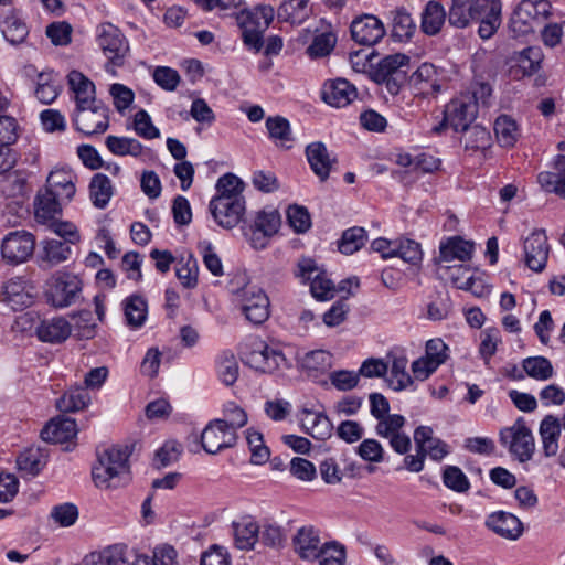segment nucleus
I'll return each instance as SVG.
<instances>
[{"label":"nucleus","instance_id":"nucleus-39","mask_svg":"<svg viewBox=\"0 0 565 565\" xmlns=\"http://www.w3.org/2000/svg\"><path fill=\"white\" fill-rule=\"evenodd\" d=\"M148 305L146 299L139 295H131L124 301V313L126 322L131 328H140L147 319Z\"/></svg>","mask_w":565,"mask_h":565},{"label":"nucleus","instance_id":"nucleus-20","mask_svg":"<svg viewBox=\"0 0 565 565\" xmlns=\"http://www.w3.org/2000/svg\"><path fill=\"white\" fill-rule=\"evenodd\" d=\"M104 559L106 565H150V557L147 555L136 554L128 550L125 544H115L93 555L90 559Z\"/></svg>","mask_w":565,"mask_h":565},{"label":"nucleus","instance_id":"nucleus-9","mask_svg":"<svg viewBox=\"0 0 565 565\" xmlns=\"http://www.w3.org/2000/svg\"><path fill=\"white\" fill-rule=\"evenodd\" d=\"M35 237L26 231L10 232L2 241L1 255L10 265L26 262L34 253Z\"/></svg>","mask_w":565,"mask_h":565},{"label":"nucleus","instance_id":"nucleus-51","mask_svg":"<svg viewBox=\"0 0 565 565\" xmlns=\"http://www.w3.org/2000/svg\"><path fill=\"white\" fill-rule=\"evenodd\" d=\"M337 44V36L332 32H324L316 35L311 44L307 47V54L310 58H321L328 56Z\"/></svg>","mask_w":565,"mask_h":565},{"label":"nucleus","instance_id":"nucleus-61","mask_svg":"<svg viewBox=\"0 0 565 565\" xmlns=\"http://www.w3.org/2000/svg\"><path fill=\"white\" fill-rule=\"evenodd\" d=\"M449 270V278L456 288L462 290H471L475 284L473 273L470 267L460 265H445Z\"/></svg>","mask_w":565,"mask_h":565},{"label":"nucleus","instance_id":"nucleus-38","mask_svg":"<svg viewBox=\"0 0 565 565\" xmlns=\"http://www.w3.org/2000/svg\"><path fill=\"white\" fill-rule=\"evenodd\" d=\"M531 11L526 6H519L514 9L509 29L513 38H525L539 30L537 25L530 18Z\"/></svg>","mask_w":565,"mask_h":565},{"label":"nucleus","instance_id":"nucleus-50","mask_svg":"<svg viewBox=\"0 0 565 565\" xmlns=\"http://www.w3.org/2000/svg\"><path fill=\"white\" fill-rule=\"evenodd\" d=\"M258 541L271 548H281L286 543V534L281 526L268 521L259 525Z\"/></svg>","mask_w":565,"mask_h":565},{"label":"nucleus","instance_id":"nucleus-60","mask_svg":"<svg viewBox=\"0 0 565 565\" xmlns=\"http://www.w3.org/2000/svg\"><path fill=\"white\" fill-rule=\"evenodd\" d=\"M175 275L183 287L192 289L198 285L199 268L196 259L189 255L185 263H180L175 268Z\"/></svg>","mask_w":565,"mask_h":565},{"label":"nucleus","instance_id":"nucleus-45","mask_svg":"<svg viewBox=\"0 0 565 565\" xmlns=\"http://www.w3.org/2000/svg\"><path fill=\"white\" fill-rule=\"evenodd\" d=\"M1 192L7 198H25L28 194V178L24 171L17 170L1 180Z\"/></svg>","mask_w":565,"mask_h":565},{"label":"nucleus","instance_id":"nucleus-56","mask_svg":"<svg viewBox=\"0 0 565 565\" xmlns=\"http://www.w3.org/2000/svg\"><path fill=\"white\" fill-rule=\"evenodd\" d=\"M72 25L66 21L52 22L46 26L45 34L55 46H66L72 42Z\"/></svg>","mask_w":565,"mask_h":565},{"label":"nucleus","instance_id":"nucleus-62","mask_svg":"<svg viewBox=\"0 0 565 565\" xmlns=\"http://www.w3.org/2000/svg\"><path fill=\"white\" fill-rule=\"evenodd\" d=\"M402 258L404 262L409 264H417L422 260L420 245L413 239H401L395 245V257Z\"/></svg>","mask_w":565,"mask_h":565},{"label":"nucleus","instance_id":"nucleus-10","mask_svg":"<svg viewBox=\"0 0 565 565\" xmlns=\"http://www.w3.org/2000/svg\"><path fill=\"white\" fill-rule=\"evenodd\" d=\"M237 434L230 431L224 419H212L199 436L204 451L211 455L232 448L237 443Z\"/></svg>","mask_w":565,"mask_h":565},{"label":"nucleus","instance_id":"nucleus-43","mask_svg":"<svg viewBox=\"0 0 565 565\" xmlns=\"http://www.w3.org/2000/svg\"><path fill=\"white\" fill-rule=\"evenodd\" d=\"M409 56L396 53L383 57L375 70L372 72V78L377 77L380 81L385 79V76H392L397 74H406V72L399 68L409 63Z\"/></svg>","mask_w":565,"mask_h":565},{"label":"nucleus","instance_id":"nucleus-15","mask_svg":"<svg viewBox=\"0 0 565 565\" xmlns=\"http://www.w3.org/2000/svg\"><path fill=\"white\" fill-rule=\"evenodd\" d=\"M408 85L415 96L423 98L437 96L441 89L437 67L431 63H423L409 76Z\"/></svg>","mask_w":565,"mask_h":565},{"label":"nucleus","instance_id":"nucleus-17","mask_svg":"<svg viewBox=\"0 0 565 565\" xmlns=\"http://www.w3.org/2000/svg\"><path fill=\"white\" fill-rule=\"evenodd\" d=\"M351 38L360 45L373 46L386 33L383 22L373 14L355 18L350 26Z\"/></svg>","mask_w":565,"mask_h":565},{"label":"nucleus","instance_id":"nucleus-63","mask_svg":"<svg viewBox=\"0 0 565 565\" xmlns=\"http://www.w3.org/2000/svg\"><path fill=\"white\" fill-rule=\"evenodd\" d=\"M281 224L280 214L277 211L257 213L254 226L265 235H275Z\"/></svg>","mask_w":565,"mask_h":565},{"label":"nucleus","instance_id":"nucleus-1","mask_svg":"<svg viewBox=\"0 0 565 565\" xmlns=\"http://www.w3.org/2000/svg\"><path fill=\"white\" fill-rule=\"evenodd\" d=\"M475 79L472 83V92L461 93L451 98L445 106L443 115H446V121H450V128L456 132H461L469 128L478 115V107H489L491 105L492 86L488 79L492 78V74L488 73L484 77V67L480 62L477 53L473 58Z\"/></svg>","mask_w":565,"mask_h":565},{"label":"nucleus","instance_id":"nucleus-35","mask_svg":"<svg viewBox=\"0 0 565 565\" xmlns=\"http://www.w3.org/2000/svg\"><path fill=\"white\" fill-rule=\"evenodd\" d=\"M392 14V38L403 42L408 41L416 31V23L411 13L404 7H398Z\"/></svg>","mask_w":565,"mask_h":565},{"label":"nucleus","instance_id":"nucleus-64","mask_svg":"<svg viewBox=\"0 0 565 565\" xmlns=\"http://www.w3.org/2000/svg\"><path fill=\"white\" fill-rule=\"evenodd\" d=\"M201 565H231V556L224 546L213 544L202 553Z\"/></svg>","mask_w":565,"mask_h":565},{"label":"nucleus","instance_id":"nucleus-19","mask_svg":"<svg viewBox=\"0 0 565 565\" xmlns=\"http://www.w3.org/2000/svg\"><path fill=\"white\" fill-rule=\"evenodd\" d=\"M77 431L75 419L58 415L44 426L41 430V438L50 444H65L75 438Z\"/></svg>","mask_w":565,"mask_h":565},{"label":"nucleus","instance_id":"nucleus-55","mask_svg":"<svg viewBox=\"0 0 565 565\" xmlns=\"http://www.w3.org/2000/svg\"><path fill=\"white\" fill-rule=\"evenodd\" d=\"M287 221L296 233H306L311 227V216L307 207L298 204L287 209Z\"/></svg>","mask_w":565,"mask_h":565},{"label":"nucleus","instance_id":"nucleus-6","mask_svg":"<svg viewBox=\"0 0 565 565\" xmlns=\"http://www.w3.org/2000/svg\"><path fill=\"white\" fill-rule=\"evenodd\" d=\"M82 288L83 282L76 275L57 271L46 281V302L54 308L70 307L75 303Z\"/></svg>","mask_w":565,"mask_h":565},{"label":"nucleus","instance_id":"nucleus-5","mask_svg":"<svg viewBox=\"0 0 565 565\" xmlns=\"http://www.w3.org/2000/svg\"><path fill=\"white\" fill-rule=\"evenodd\" d=\"M96 42L107 57V64L115 67L124 66L130 46L126 35L118 26L110 22L100 23L96 29Z\"/></svg>","mask_w":565,"mask_h":565},{"label":"nucleus","instance_id":"nucleus-34","mask_svg":"<svg viewBox=\"0 0 565 565\" xmlns=\"http://www.w3.org/2000/svg\"><path fill=\"white\" fill-rule=\"evenodd\" d=\"M89 198L92 203L97 209H105L111 196L114 195V188L110 179L104 173H96L89 182Z\"/></svg>","mask_w":565,"mask_h":565},{"label":"nucleus","instance_id":"nucleus-8","mask_svg":"<svg viewBox=\"0 0 565 565\" xmlns=\"http://www.w3.org/2000/svg\"><path fill=\"white\" fill-rule=\"evenodd\" d=\"M209 210L215 222L223 228L235 227L243 218L246 210L244 198L231 199L228 195H215L210 201Z\"/></svg>","mask_w":565,"mask_h":565},{"label":"nucleus","instance_id":"nucleus-46","mask_svg":"<svg viewBox=\"0 0 565 565\" xmlns=\"http://www.w3.org/2000/svg\"><path fill=\"white\" fill-rule=\"evenodd\" d=\"M523 524L512 513L497 511V534L508 539L518 540L523 533Z\"/></svg>","mask_w":565,"mask_h":565},{"label":"nucleus","instance_id":"nucleus-22","mask_svg":"<svg viewBox=\"0 0 565 565\" xmlns=\"http://www.w3.org/2000/svg\"><path fill=\"white\" fill-rule=\"evenodd\" d=\"M71 247L60 239H44L36 255L39 267L47 270L66 262L71 256Z\"/></svg>","mask_w":565,"mask_h":565},{"label":"nucleus","instance_id":"nucleus-13","mask_svg":"<svg viewBox=\"0 0 565 565\" xmlns=\"http://www.w3.org/2000/svg\"><path fill=\"white\" fill-rule=\"evenodd\" d=\"M543 52L539 46H527L508 57L509 74L514 79L536 74L541 68Z\"/></svg>","mask_w":565,"mask_h":565},{"label":"nucleus","instance_id":"nucleus-57","mask_svg":"<svg viewBox=\"0 0 565 565\" xmlns=\"http://www.w3.org/2000/svg\"><path fill=\"white\" fill-rule=\"evenodd\" d=\"M216 195H228L231 199L234 196L244 198V182L235 174L228 172L222 175L216 182Z\"/></svg>","mask_w":565,"mask_h":565},{"label":"nucleus","instance_id":"nucleus-16","mask_svg":"<svg viewBox=\"0 0 565 565\" xmlns=\"http://www.w3.org/2000/svg\"><path fill=\"white\" fill-rule=\"evenodd\" d=\"M285 360L281 351L271 349L262 341L256 343L255 348L246 352L243 358V362L247 366L260 373L275 372Z\"/></svg>","mask_w":565,"mask_h":565},{"label":"nucleus","instance_id":"nucleus-32","mask_svg":"<svg viewBox=\"0 0 565 565\" xmlns=\"http://www.w3.org/2000/svg\"><path fill=\"white\" fill-rule=\"evenodd\" d=\"M70 88L75 93L76 108L90 104L95 98V85L79 71L73 70L67 75Z\"/></svg>","mask_w":565,"mask_h":565},{"label":"nucleus","instance_id":"nucleus-41","mask_svg":"<svg viewBox=\"0 0 565 565\" xmlns=\"http://www.w3.org/2000/svg\"><path fill=\"white\" fill-rule=\"evenodd\" d=\"M367 242V233L363 227L353 226L343 231L338 242V249L344 255L360 250Z\"/></svg>","mask_w":565,"mask_h":565},{"label":"nucleus","instance_id":"nucleus-23","mask_svg":"<svg viewBox=\"0 0 565 565\" xmlns=\"http://www.w3.org/2000/svg\"><path fill=\"white\" fill-rule=\"evenodd\" d=\"M475 244L461 236H452L440 243L438 264H449L454 260L466 262L472 256Z\"/></svg>","mask_w":565,"mask_h":565},{"label":"nucleus","instance_id":"nucleus-11","mask_svg":"<svg viewBox=\"0 0 565 565\" xmlns=\"http://www.w3.org/2000/svg\"><path fill=\"white\" fill-rule=\"evenodd\" d=\"M291 544L295 554L306 562H316L323 548L320 530L311 524L299 527L291 537Z\"/></svg>","mask_w":565,"mask_h":565},{"label":"nucleus","instance_id":"nucleus-49","mask_svg":"<svg viewBox=\"0 0 565 565\" xmlns=\"http://www.w3.org/2000/svg\"><path fill=\"white\" fill-rule=\"evenodd\" d=\"M465 147L472 150H487L491 147V134L481 125H469L465 129Z\"/></svg>","mask_w":565,"mask_h":565},{"label":"nucleus","instance_id":"nucleus-58","mask_svg":"<svg viewBox=\"0 0 565 565\" xmlns=\"http://www.w3.org/2000/svg\"><path fill=\"white\" fill-rule=\"evenodd\" d=\"M444 484L452 491L466 492L470 488L467 476L456 466H447L443 471Z\"/></svg>","mask_w":565,"mask_h":565},{"label":"nucleus","instance_id":"nucleus-2","mask_svg":"<svg viewBox=\"0 0 565 565\" xmlns=\"http://www.w3.org/2000/svg\"><path fill=\"white\" fill-rule=\"evenodd\" d=\"M136 444L113 446L98 455L97 463L93 466L92 477L96 487L117 489L131 481L129 457Z\"/></svg>","mask_w":565,"mask_h":565},{"label":"nucleus","instance_id":"nucleus-12","mask_svg":"<svg viewBox=\"0 0 565 565\" xmlns=\"http://www.w3.org/2000/svg\"><path fill=\"white\" fill-rule=\"evenodd\" d=\"M269 307V298L263 289L255 286L243 289L241 311L250 323L260 326L267 321Z\"/></svg>","mask_w":565,"mask_h":565},{"label":"nucleus","instance_id":"nucleus-28","mask_svg":"<svg viewBox=\"0 0 565 565\" xmlns=\"http://www.w3.org/2000/svg\"><path fill=\"white\" fill-rule=\"evenodd\" d=\"M72 327L62 317L42 320L36 327V335L42 342L62 343L71 334Z\"/></svg>","mask_w":565,"mask_h":565},{"label":"nucleus","instance_id":"nucleus-42","mask_svg":"<svg viewBox=\"0 0 565 565\" xmlns=\"http://www.w3.org/2000/svg\"><path fill=\"white\" fill-rule=\"evenodd\" d=\"M266 128L269 134V138L275 140V142L285 149H290L291 145H287V142H291V127L287 118L282 116H274L268 117L266 119Z\"/></svg>","mask_w":565,"mask_h":565},{"label":"nucleus","instance_id":"nucleus-7","mask_svg":"<svg viewBox=\"0 0 565 565\" xmlns=\"http://www.w3.org/2000/svg\"><path fill=\"white\" fill-rule=\"evenodd\" d=\"M73 125L86 136L103 134L109 127V108L102 100L92 98L90 104L75 108Z\"/></svg>","mask_w":565,"mask_h":565},{"label":"nucleus","instance_id":"nucleus-31","mask_svg":"<svg viewBox=\"0 0 565 565\" xmlns=\"http://www.w3.org/2000/svg\"><path fill=\"white\" fill-rule=\"evenodd\" d=\"M71 171L58 169L51 171L46 178L45 189L50 192H58V196L71 201L75 195L76 188Z\"/></svg>","mask_w":565,"mask_h":565},{"label":"nucleus","instance_id":"nucleus-21","mask_svg":"<svg viewBox=\"0 0 565 565\" xmlns=\"http://www.w3.org/2000/svg\"><path fill=\"white\" fill-rule=\"evenodd\" d=\"M299 420L301 429L317 440H326L332 434L333 425L324 413L302 408Z\"/></svg>","mask_w":565,"mask_h":565},{"label":"nucleus","instance_id":"nucleus-27","mask_svg":"<svg viewBox=\"0 0 565 565\" xmlns=\"http://www.w3.org/2000/svg\"><path fill=\"white\" fill-rule=\"evenodd\" d=\"M561 420L554 415H546L540 423L539 434L545 457H553L558 451Z\"/></svg>","mask_w":565,"mask_h":565},{"label":"nucleus","instance_id":"nucleus-29","mask_svg":"<svg viewBox=\"0 0 565 565\" xmlns=\"http://www.w3.org/2000/svg\"><path fill=\"white\" fill-rule=\"evenodd\" d=\"M555 171L539 173L537 181L548 192H554L565 199V153L558 154L554 162Z\"/></svg>","mask_w":565,"mask_h":565},{"label":"nucleus","instance_id":"nucleus-33","mask_svg":"<svg viewBox=\"0 0 565 565\" xmlns=\"http://www.w3.org/2000/svg\"><path fill=\"white\" fill-rule=\"evenodd\" d=\"M521 135V128L514 118L509 115L497 117V145L501 148H513Z\"/></svg>","mask_w":565,"mask_h":565},{"label":"nucleus","instance_id":"nucleus-37","mask_svg":"<svg viewBox=\"0 0 565 565\" xmlns=\"http://www.w3.org/2000/svg\"><path fill=\"white\" fill-rule=\"evenodd\" d=\"M90 403V396L86 388L75 387L66 391L56 399V408L65 413H75L83 411Z\"/></svg>","mask_w":565,"mask_h":565},{"label":"nucleus","instance_id":"nucleus-53","mask_svg":"<svg viewBox=\"0 0 565 565\" xmlns=\"http://www.w3.org/2000/svg\"><path fill=\"white\" fill-rule=\"evenodd\" d=\"M302 367L309 373H324L331 367V354L324 350L308 352L302 359Z\"/></svg>","mask_w":565,"mask_h":565},{"label":"nucleus","instance_id":"nucleus-26","mask_svg":"<svg viewBox=\"0 0 565 565\" xmlns=\"http://www.w3.org/2000/svg\"><path fill=\"white\" fill-rule=\"evenodd\" d=\"M447 18V12L439 1H428L420 14V31L428 36L440 33Z\"/></svg>","mask_w":565,"mask_h":565},{"label":"nucleus","instance_id":"nucleus-44","mask_svg":"<svg viewBox=\"0 0 565 565\" xmlns=\"http://www.w3.org/2000/svg\"><path fill=\"white\" fill-rule=\"evenodd\" d=\"M108 150L115 156H132L139 157L142 153V145L140 141L129 137H117L109 135L105 140Z\"/></svg>","mask_w":565,"mask_h":565},{"label":"nucleus","instance_id":"nucleus-30","mask_svg":"<svg viewBox=\"0 0 565 565\" xmlns=\"http://www.w3.org/2000/svg\"><path fill=\"white\" fill-rule=\"evenodd\" d=\"M47 462L46 452L39 447H31L22 451L17 458V465L20 472L35 477Z\"/></svg>","mask_w":565,"mask_h":565},{"label":"nucleus","instance_id":"nucleus-18","mask_svg":"<svg viewBox=\"0 0 565 565\" xmlns=\"http://www.w3.org/2000/svg\"><path fill=\"white\" fill-rule=\"evenodd\" d=\"M320 94L326 104L341 108L350 105L358 97V89L348 79L338 77L324 82Z\"/></svg>","mask_w":565,"mask_h":565},{"label":"nucleus","instance_id":"nucleus-14","mask_svg":"<svg viewBox=\"0 0 565 565\" xmlns=\"http://www.w3.org/2000/svg\"><path fill=\"white\" fill-rule=\"evenodd\" d=\"M525 265L535 273L545 269L550 254V245L544 230L533 231L523 243Z\"/></svg>","mask_w":565,"mask_h":565},{"label":"nucleus","instance_id":"nucleus-47","mask_svg":"<svg viewBox=\"0 0 565 565\" xmlns=\"http://www.w3.org/2000/svg\"><path fill=\"white\" fill-rule=\"evenodd\" d=\"M522 366L530 377L539 381H546L551 379L554 373L551 361L540 355L524 359Z\"/></svg>","mask_w":565,"mask_h":565},{"label":"nucleus","instance_id":"nucleus-4","mask_svg":"<svg viewBox=\"0 0 565 565\" xmlns=\"http://www.w3.org/2000/svg\"><path fill=\"white\" fill-rule=\"evenodd\" d=\"M500 443L521 463L532 460L535 452L533 433L523 417L516 418L512 426L500 430Z\"/></svg>","mask_w":565,"mask_h":565},{"label":"nucleus","instance_id":"nucleus-48","mask_svg":"<svg viewBox=\"0 0 565 565\" xmlns=\"http://www.w3.org/2000/svg\"><path fill=\"white\" fill-rule=\"evenodd\" d=\"M471 0H451L449 11L447 13L448 23L457 29H465L469 26L473 20L470 11Z\"/></svg>","mask_w":565,"mask_h":565},{"label":"nucleus","instance_id":"nucleus-24","mask_svg":"<svg viewBox=\"0 0 565 565\" xmlns=\"http://www.w3.org/2000/svg\"><path fill=\"white\" fill-rule=\"evenodd\" d=\"M306 157L313 173L321 182L328 180L332 164L337 159H331L326 145L321 141L311 142L306 147Z\"/></svg>","mask_w":565,"mask_h":565},{"label":"nucleus","instance_id":"nucleus-40","mask_svg":"<svg viewBox=\"0 0 565 565\" xmlns=\"http://www.w3.org/2000/svg\"><path fill=\"white\" fill-rule=\"evenodd\" d=\"M2 34L9 43L18 45L25 41L29 28L15 12H11L2 21Z\"/></svg>","mask_w":565,"mask_h":565},{"label":"nucleus","instance_id":"nucleus-3","mask_svg":"<svg viewBox=\"0 0 565 565\" xmlns=\"http://www.w3.org/2000/svg\"><path fill=\"white\" fill-rule=\"evenodd\" d=\"M274 15L273 7L265 4L236 13V22L242 30V40L246 47L255 52L264 47V32L273 22Z\"/></svg>","mask_w":565,"mask_h":565},{"label":"nucleus","instance_id":"nucleus-52","mask_svg":"<svg viewBox=\"0 0 565 565\" xmlns=\"http://www.w3.org/2000/svg\"><path fill=\"white\" fill-rule=\"evenodd\" d=\"M407 363L408 361L404 355L394 356L392 360L391 376L396 377L397 381L396 384H394L392 379H387V382L395 391L405 390L414 382L413 377L406 371Z\"/></svg>","mask_w":565,"mask_h":565},{"label":"nucleus","instance_id":"nucleus-36","mask_svg":"<svg viewBox=\"0 0 565 565\" xmlns=\"http://www.w3.org/2000/svg\"><path fill=\"white\" fill-rule=\"evenodd\" d=\"M235 546L239 550H253L258 542L259 525L252 519H243L233 523Z\"/></svg>","mask_w":565,"mask_h":565},{"label":"nucleus","instance_id":"nucleus-25","mask_svg":"<svg viewBox=\"0 0 565 565\" xmlns=\"http://www.w3.org/2000/svg\"><path fill=\"white\" fill-rule=\"evenodd\" d=\"M62 214L58 192H50L45 188L40 190L34 200V216L41 224H46Z\"/></svg>","mask_w":565,"mask_h":565},{"label":"nucleus","instance_id":"nucleus-59","mask_svg":"<svg viewBox=\"0 0 565 565\" xmlns=\"http://www.w3.org/2000/svg\"><path fill=\"white\" fill-rule=\"evenodd\" d=\"M217 373L222 382L231 386L238 377V363L232 353L224 352L217 365Z\"/></svg>","mask_w":565,"mask_h":565},{"label":"nucleus","instance_id":"nucleus-54","mask_svg":"<svg viewBox=\"0 0 565 565\" xmlns=\"http://www.w3.org/2000/svg\"><path fill=\"white\" fill-rule=\"evenodd\" d=\"M345 558V546L338 541H329L323 543L321 556L317 561L320 565H344Z\"/></svg>","mask_w":565,"mask_h":565}]
</instances>
